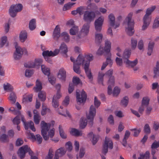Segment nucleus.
I'll return each instance as SVG.
<instances>
[{
	"label": "nucleus",
	"instance_id": "nucleus-32",
	"mask_svg": "<svg viewBox=\"0 0 159 159\" xmlns=\"http://www.w3.org/2000/svg\"><path fill=\"white\" fill-rule=\"evenodd\" d=\"M154 43L153 42H150L148 44V52L147 54L148 56H150L152 53Z\"/></svg>",
	"mask_w": 159,
	"mask_h": 159
},
{
	"label": "nucleus",
	"instance_id": "nucleus-13",
	"mask_svg": "<svg viewBox=\"0 0 159 159\" xmlns=\"http://www.w3.org/2000/svg\"><path fill=\"white\" fill-rule=\"evenodd\" d=\"M79 90H76V97L77 102L79 103H84L87 99V94L83 90L82 91L80 95L79 94Z\"/></svg>",
	"mask_w": 159,
	"mask_h": 159
},
{
	"label": "nucleus",
	"instance_id": "nucleus-23",
	"mask_svg": "<svg viewBox=\"0 0 159 159\" xmlns=\"http://www.w3.org/2000/svg\"><path fill=\"white\" fill-rule=\"evenodd\" d=\"M111 47V43L108 40L105 41L104 50L105 52L108 53L109 56L111 57V54L110 53V49Z\"/></svg>",
	"mask_w": 159,
	"mask_h": 159
},
{
	"label": "nucleus",
	"instance_id": "nucleus-38",
	"mask_svg": "<svg viewBox=\"0 0 159 159\" xmlns=\"http://www.w3.org/2000/svg\"><path fill=\"white\" fill-rule=\"evenodd\" d=\"M60 50L62 53L66 55V53L67 52L68 50L67 47L65 43H61L60 47Z\"/></svg>",
	"mask_w": 159,
	"mask_h": 159
},
{
	"label": "nucleus",
	"instance_id": "nucleus-64",
	"mask_svg": "<svg viewBox=\"0 0 159 159\" xmlns=\"http://www.w3.org/2000/svg\"><path fill=\"white\" fill-rule=\"evenodd\" d=\"M159 147V141L157 142L156 141L152 144L151 146L152 148H158Z\"/></svg>",
	"mask_w": 159,
	"mask_h": 159
},
{
	"label": "nucleus",
	"instance_id": "nucleus-45",
	"mask_svg": "<svg viewBox=\"0 0 159 159\" xmlns=\"http://www.w3.org/2000/svg\"><path fill=\"white\" fill-rule=\"evenodd\" d=\"M154 78H155L157 76H159V62H157L156 67L155 68L154 70Z\"/></svg>",
	"mask_w": 159,
	"mask_h": 159
},
{
	"label": "nucleus",
	"instance_id": "nucleus-57",
	"mask_svg": "<svg viewBox=\"0 0 159 159\" xmlns=\"http://www.w3.org/2000/svg\"><path fill=\"white\" fill-rule=\"evenodd\" d=\"M48 80L49 82L52 85H53L55 84V83L56 79L55 77L54 76H48Z\"/></svg>",
	"mask_w": 159,
	"mask_h": 159
},
{
	"label": "nucleus",
	"instance_id": "nucleus-33",
	"mask_svg": "<svg viewBox=\"0 0 159 159\" xmlns=\"http://www.w3.org/2000/svg\"><path fill=\"white\" fill-rule=\"evenodd\" d=\"M41 70L43 73L45 75L48 76L50 74V70L49 68L46 67L44 65L41 66Z\"/></svg>",
	"mask_w": 159,
	"mask_h": 159
},
{
	"label": "nucleus",
	"instance_id": "nucleus-25",
	"mask_svg": "<svg viewBox=\"0 0 159 159\" xmlns=\"http://www.w3.org/2000/svg\"><path fill=\"white\" fill-rule=\"evenodd\" d=\"M34 120L35 124L37 125L39 123L40 120V116L36 110H34Z\"/></svg>",
	"mask_w": 159,
	"mask_h": 159
},
{
	"label": "nucleus",
	"instance_id": "nucleus-58",
	"mask_svg": "<svg viewBox=\"0 0 159 159\" xmlns=\"http://www.w3.org/2000/svg\"><path fill=\"white\" fill-rule=\"evenodd\" d=\"M80 79L78 77H74L73 78L72 81L74 85L79 84L80 82Z\"/></svg>",
	"mask_w": 159,
	"mask_h": 159
},
{
	"label": "nucleus",
	"instance_id": "nucleus-35",
	"mask_svg": "<svg viewBox=\"0 0 159 159\" xmlns=\"http://www.w3.org/2000/svg\"><path fill=\"white\" fill-rule=\"evenodd\" d=\"M87 8L88 10L93 11H95L96 13V10L98 9V7L95 3H90L88 5Z\"/></svg>",
	"mask_w": 159,
	"mask_h": 159
},
{
	"label": "nucleus",
	"instance_id": "nucleus-10",
	"mask_svg": "<svg viewBox=\"0 0 159 159\" xmlns=\"http://www.w3.org/2000/svg\"><path fill=\"white\" fill-rule=\"evenodd\" d=\"M96 17V12L93 11H86L84 14L83 19L89 23L94 20Z\"/></svg>",
	"mask_w": 159,
	"mask_h": 159
},
{
	"label": "nucleus",
	"instance_id": "nucleus-27",
	"mask_svg": "<svg viewBox=\"0 0 159 159\" xmlns=\"http://www.w3.org/2000/svg\"><path fill=\"white\" fill-rule=\"evenodd\" d=\"M27 38V33L25 30L21 31L19 35L20 40L21 42H24Z\"/></svg>",
	"mask_w": 159,
	"mask_h": 159
},
{
	"label": "nucleus",
	"instance_id": "nucleus-22",
	"mask_svg": "<svg viewBox=\"0 0 159 159\" xmlns=\"http://www.w3.org/2000/svg\"><path fill=\"white\" fill-rule=\"evenodd\" d=\"M124 62L125 63L127 67H130L133 68L138 63V60L137 59L133 61H130L129 59L124 61Z\"/></svg>",
	"mask_w": 159,
	"mask_h": 159
},
{
	"label": "nucleus",
	"instance_id": "nucleus-55",
	"mask_svg": "<svg viewBox=\"0 0 159 159\" xmlns=\"http://www.w3.org/2000/svg\"><path fill=\"white\" fill-rule=\"evenodd\" d=\"M52 104L53 107L55 108L59 106L58 102L57 100L56 99V97L55 96H54L53 98Z\"/></svg>",
	"mask_w": 159,
	"mask_h": 159
},
{
	"label": "nucleus",
	"instance_id": "nucleus-28",
	"mask_svg": "<svg viewBox=\"0 0 159 159\" xmlns=\"http://www.w3.org/2000/svg\"><path fill=\"white\" fill-rule=\"evenodd\" d=\"M108 64L110 66H111L112 64V61L111 59V57L110 56L107 57L106 59V62L103 63L101 68V70H103L106 67L107 65Z\"/></svg>",
	"mask_w": 159,
	"mask_h": 159
},
{
	"label": "nucleus",
	"instance_id": "nucleus-14",
	"mask_svg": "<svg viewBox=\"0 0 159 159\" xmlns=\"http://www.w3.org/2000/svg\"><path fill=\"white\" fill-rule=\"evenodd\" d=\"M43 60L42 59H36L34 62H30L27 63H25L24 66L26 68H34L36 66H40Z\"/></svg>",
	"mask_w": 159,
	"mask_h": 159
},
{
	"label": "nucleus",
	"instance_id": "nucleus-19",
	"mask_svg": "<svg viewBox=\"0 0 159 159\" xmlns=\"http://www.w3.org/2000/svg\"><path fill=\"white\" fill-rule=\"evenodd\" d=\"M114 76H111L108 81L107 93L109 95L112 93V87L114 86Z\"/></svg>",
	"mask_w": 159,
	"mask_h": 159
},
{
	"label": "nucleus",
	"instance_id": "nucleus-29",
	"mask_svg": "<svg viewBox=\"0 0 159 159\" xmlns=\"http://www.w3.org/2000/svg\"><path fill=\"white\" fill-rule=\"evenodd\" d=\"M36 20L35 19L31 20L29 22V27L31 30H33L36 27Z\"/></svg>",
	"mask_w": 159,
	"mask_h": 159
},
{
	"label": "nucleus",
	"instance_id": "nucleus-50",
	"mask_svg": "<svg viewBox=\"0 0 159 159\" xmlns=\"http://www.w3.org/2000/svg\"><path fill=\"white\" fill-rule=\"evenodd\" d=\"M137 44V41L136 39L132 38L131 41V48L134 49L136 47Z\"/></svg>",
	"mask_w": 159,
	"mask_h": 159
},
{
	"label": "nucleus",
	"instance_id": "nucleus-52",
	"mask_svg": "<svg viewBox=\"0 0 159 159\" xmlns=\"http://www.w3.org/2000/svg\"><path fill=\"white\" fill-rule=\"evenodd\" d=\"M120 92V89L119 88L116 87L114 89L113 95L114 96H116L119 94Z\"/></svg>",
	"mask_w": 159,
	"mask_h": 159
},
{
	"label": "nucleus",
	"instance_id": "nucleus-8",
	"mask_svg": "<svg viewBox=\"0 0 159 159\" xmlns=\"http://www.w3.org/2000/svg\"><path fill=\"white\" fill-rule=\"evenodd\" d=\"M14 44L16 51L14 54V58L16 60H18L21 58L24 52L27 54V51L25 48H22L19 46L17 42L15 43Z\"/></svg>",
	"mask_w": 159,
	"mask_h": 159
},
{
	"label": "nucleus",
	"instance_id": "nucleus-34",
	"mask_svg": "<svg viewBox=\"0 0 159 159\" xmlns=\"http://www.w3.org/2000/svg\"><path fill=\"white\" fill-rule=\"evenodd\" d=\"M3 88L4 90L7 92H12L13 90V86L8 83L4 84Z\"/></svg>",
	"mask_w": 159,
	"mask_h": 159
},
{
	"label": "nucleus",
	"instance_id": "nucleus-9",
	"mask_svg": "<svg viewBox=\"0 0 159 159\" xmlns=\"http://www.w3.org/2000/svg\"><path fill=\"white\" fill-rule=\"evenodd\" d=\"M22 8V5L20 4L11 5L9 9L10 15L12 17H15L17 13L21 11Z\"/></svg>",
	"mask_w": 159,
	"mask_h": 159
},
{
	"label": "nucleus",
	"instance_id": "nucleus-3",
	"mask_svg": "<svg viewBox=\"0 0 159 159\" xmlns=\"http://www.w3.org/2000/svg\"><path fill=\"white\" fill-rule=\"evenodd\" d=\"M20 119L24 124L25 128L26 130H28L30 128L33 131H35V128L34 127L33 122L30 121L27 123L26 122L24 116L21 114L16 116L13 119L12 121L13 123L15 125H19L20 123Z\"/></svg>",
	"mask_w": 159,
	"mask_h": 159
},
{
	"label": "nucleus",
	"instance_id": "nucleus-21",
	"mask_svg": "<svg viewBox=\"0 0 159 159\" xmlns=\"http://www.w3.org/2000/svg\"><path fill=\"white\" fill-rule=\"evenodd\" d=\"M42 54L46 61L48 62L52 63V60L49 58L48 57H53L52 55V51H49L48 50H46L43 51Z\"/></svg>",
	"mask_w": 159,
	"mask_h": 159
},
{
	"label": "nucleus",
	"instance_id": "nucleus-49",
	"mask_svg": "<svg viewBox=\"0 0 159 159\" xmlns=\"http://www.w3.org/2000/svg\"><path fill=\"white\" fill-rule=\"evenodd\" d=\"M128 102V98L127 96H125L124 97L123 99L121 100V105L125 107H126L127 105Z\"/></svg>",
	"mask_w": 159,
	"mask_h": 159
},
{
	"label": "nucleus",
	"instance_id": "nucleus-4",
	"mask_svg": "<svg viewBox=\"0 0 159 159\" xmlns=\"http://www.w3.org/2000/svg\"><path fill=\"white\" fill-rule=\"evenodd\" d=\"M133 13L130 12L128 14L125 19V24H126L125 27V31L127 34L129 36H132L134 33V22L132 19Z\"/></svg>",
	"mask_w": 159,
	"mask_h": 159
},
{
	"label": "nucleus",
	"instance_id": "nucleus-7",
	"mask_svg": "<svg viewBox=\"0 0 159 159\" xmlns=\"http://www.w3.org/2000/svg\"><path fill=\"white\" fill-rule=\"evenodd\" d=\"M93 57L91 54L85 55V58L87 59L84 66L86 75L89 79L92 80L93 78L90 70L89 69L90 62L93 59Z\"/></svg>",
	"mask_w": 159,
	"mask_h": 159
},
{
	"label": "nucleus",
	"instance_id": "nucleus-18",
	"mask_svg": "<svg viewBox=\"0 0 159 159\" xmlns=\"http://www.w3.org/2000/svg\"><path fill=\"white\" fill-rule=\"evenodd\" d=\"M66 150L64 148H60L55 152L54 159H59V157H61L65 154Z\"/></svg>",
	"mask_w": 159,
	"mask_h": 159
},
{
	"label": "nucleus",
	"instance_id": "nucleus-15",
	"mask_svg": "<svg viewBox=\"0 0 159 159\" xmlns=\"http://www.w3.org/2000/svg\"><path fill=\"white\" fill-rule=\"evenodd\" d=\"M108 18L109 19V24L111 26L113 27L114 29L118 27L120 23L119 22L116 21L115 23V18L114 15L111 13L108 16Z\"/></svg>",
	"mask_w": 159,
	"mask_h": 159
},
{
	"label": "nucleus",
	"instance_id": "nucleus-36",
	"mask_svg": "<svg viewBox=\"0 0 159 159\" xmlns=\"http://www.w3.org/2000/svg\"><path fill=\"white\" fill-rule=\"evenodd\" d=\"M70 133L76 136H81L82 135V133L81 131L79 130L75 129H72Z\"/></svg>",
	"mask_w": 159,
	"mask_h": 159
},
{
	"label": "nucleus",
	"instance_id": "nucleus-62",
	"mask_svg": "<svg viewBox=\"0 0 159 159\" xmlns=\"http://www.w3.org/2000/svg\"><path fill=\"white\" fill-rule=\"evenodd\" d=\"M116 61L118 66H121L122 65L123 61L122 58L117 57L116 59Z\"/></svg>",
	"mask_w": 159,
	"mask_h": 159
},
{
	"label": "nucleus",
	"instance_id": "nucleus-41",
	"mask_svg": "<svg viewBox=\"0 0 159 159\" xmlns=\"http://www.w3.org/2000/svg\"><path fill=\"white\" fill-rule=\"evenodd\" d=\"M60 37H61L66 42H68L70 40L69 36L68 34L66 32L62 33Z\"/></svg>",
	"mask_w": 159,
	"mask_h": 159
},
{
	"label": "nucleus",
	"instance_id": "nucleus-1",
	"mask_svg": "<svg viewBox=\"0 0 159 159\" xmlns=\"http://www.w3.org/2000/svg\"><path fill=\"white\" fill-rule=\"evenodd\" d=\"M96 114V110L95 108L93 105L90 107L89 112L86 114V117L88 120V124L90 127H92L93 125L94 117L95 116ZM88 121L84 117H82L80 120V127L82 129H84L87 125Z\"/></svg>",
	"mask_w": 159,
	"mask_h": 159
},
{
	"label": "nucleus",
	"instance_id": "nucleus-61",
	"mask_svg": "<svg viewBox=\"0 0 159 159\" xmlns=\"http://www.w3.org/2000/svg\"><path fill=\"white\" fill-rule=\"evenodd\" d=\"M130 130L133 131H134V136L135 137H137V136L140 133V132L141 131V129H130Z\"/></svg>",
	"mask_w": 159,
	"mask_h": 159
},
{
	"label": "nucleus",
	"instance_id": "nucleus-5",
	"mask_svg": "<svg viewBox=\"0 0 159 159\" xmlns=\"http://www.w3.org/2000/svg\"><path fill=\"white\" fill-rule=\"evenodd\" d=\"M27 152H29V154L31 157L30 159H38L36 156H33V152L27 145L23 146L20 148L18 150V154L20 158L22 159L24 158L26 153Z\"/></svg>",
	"mask_w": 159,
	"mask_h": 159
},
{
	"label": "nucleus",
	"instance_id": "nucleus-48",
	"mask_svg": "<svg viewBox=\"0 0 159 159\" xmlns=\"http://www.w3.org/2000/svg\"><path fill=\"white\" fill-rule=\"evenodd\" d=\"M75 4L74 2H70L64 5L63 10V11H66L69 9L72 6Z\"/></svg>",
	"mask_w": 159,
	"mask_h": 159
},
{
	"label": "nucleus",
	"instance_id": "nucleus-2",
	"mask_svg": "<svg viewBox=\"0 0 159 159\" xmlns=\"http://www.w3.org/2000/svg\"><path fill=\"white\" fill-rule=\"evenodd\" d=\"M40 126L41 134L45 140H48L49 137L52 138L53 137L55 134V129L52 128L48 131L51 126L50 123H46L44 121H42L41 122Z\"/></svg>",
	"mask_w": 159,
	"mask_h": 159
},
{
	"label": "nucleus",
	"instance_id": "nucleus-26",
	"mask_svg": "<svg viewBox=\"0 0 159 159\" xmlns=\"http://www.w3.org/2000/svg\"><path fill=\"white\" fill-rule=\"evenodd\" d=\"M88 136L89 138L93 137L91 142L93 145H95L98 142L99 137L98 135H94L92 132H90L88 135Z\"/></svg>",
	"mask_w": 159,
	"mask_h": 159
},
{
	"label": "nucleus",
	"instance_id": "nucleus-51",
	"mask_svg": "<svg viewBox=\"0 0 159 159\" xmlns=\"http://www.w3.org/2000/svg\"><path fill=\"white\" fill-rule=\"evenodd\" d=\"M53 151V150L52 148H50L48 156L46 157L45 159H52L53 156V155L52 154Z\"/></svg>",
	"mask_w": 159,
	"mask_h": 159
},
{
	"label": "nucleus",
	"instance_id": "nucleus-39",
	"mask_svg": "<svg viewBox=\"0 0 159 159\" xmlns=\"http://www.w3.org/2000/svg\"><path fill=\"white\" fill-rule=\"evenodd\" d=\"M42 88L41 83L39 80H37L36 82V87L34 88L35 92H37L40 91Z\"/></svg>",
	"mask_w": 159,
	"mask_h": 159
},
{
	"label": "nucleus",
	"instance_id": "nucleus-47",
	"mask_svg": "<svg viewBox=\"0 0 159 159\" xmlns=\"http://www.w3.org/2000/svg\"><path fill=\"white\" fill-rule=\"evenodd\" d=\"M7 38L6 36L2 37L1 39V43L0 45L1 47H2L4 45L6 44V46L8 45V43H7Z\"/></svg>",
	"mask_w": 159,
	"mask_h": 159
},
{
	"label": "nucleus",
	"instance_id": "nucleus-12",
	"mask_svg": "<svg viewBox=\"0 0 159 159\" xmlns=\"http://www.w3.org/2000/svg\"><path fill=\"white\" fill-rule=\"evenodd\" d=\"M104 20V17L101 16L96 19L94 22V27L96 31L100 32L102 30Z\"/></svg>",
	"mask_w": 159,
	"mask_h": 159
},
{
	"label": "nucleus",
	"instance_id": "nucleus-24",
	"mask_svg": "<svg viewBox=\"0 0 159 159\" xmlns=\"http://www.w3.org/2000/svg\"><path fill=\"white\" fill-rule=\"evenodd\" d=\"M89 23H86L83 25L81 30V33L84 35H87L89 33Z\"/></svg>",
	"mask_w": 159,
	"mask_h": 159
},
{
	"label": "nucleus",
	"instance_id": "nucleus-54",
	"mask_svg": "<svg viewBox=\"0 0 159 159\" xmlns=\"http://www.w3.org/2000/svg\"><path fill=\"white\" fill-rule=\"evenodd\" d=\"M159 26V17L157 16L156 18L153 25V27L156 28Z\"/></svg>",
	"mask_w": 159,
	"mask_h": 159
},
{
	"label": "nucleus",
	"instance_id": "nucleus-56",
	"mask_svg": "<svg viewBox=\"0 0 159 159\" xmlns=\"http://www.w3.org/2000/svg\"><path fill=\"white\" fill-rule=\"evenodd\" d=\"M138 47L140 50H143L144 43L142 40H140L139 41Z\"/></svg>",
	"mask_w": 159,
	"mask_h": 159
},
{
	"label": "nucleus",
	"instance_id": "nucleus-44",
	"mask_svg": "<svg viewBox=\"0 0 159 159\" xmlns=\"http://www.w3.org/2000/svg\"><path fill=\"white\" fill-rule=\"evenodd\" d=\"M105 75V74L102 72H99L98 77V83L100 84H101L103 85V77Z\"/></svg>",
	"mask_w": 159,
	"mask_h": 159
},
{
	"label": "nucleus",
	"instance_id": "nucleus-42",
	"mask_svg": "<svg viewBox=\"0 0 159 159\" xmlns=\"http://www.w3.org/2000/svg\"><path fill=\"white\" fill-rule=\"evenodd\" d=\"M79 31L78 27L77 26H74L71 28L70 31V33L71 35H75L78 33Z\"/></svg>",
	"mask_w": 159,
	"mask_h": 159
},
{
	"label": "nucleus",
	"instance_id": "nucleus-43",
	"mask_svg": "<svg viewBox=\"0 0 159 159\" xmlns=\"http://www.w3.org/2000/svg\"><path fill=\"white\" fill-rule=\"evenodd\" d=\"M156 8L155 6H153L150 7L148 8L146 11L145 15L150 16L152 13L155 10Z\"/></svg>",
	"mask_w": 159,
	"mask_h": 159
},
{
	"label": "nucleus",
	"instance_id": "nucleus-11",
	"mask_svg": "<svg viewBox=\"0 0 159 159\" xmlns=\"http://www.w3.org/2000/svg\"><path fill=\"white\" fill-rule=\"evenodd\" d=\"M108 148L111 149L113 148V143L111 140L106 137L103 146L102 153L104 155H106L108 152Z\"/></svg>",
	"mask_w": 159,
	"mask_h": 159
},
{
	"label": "nucleus",
	"instance_id": "nucleus-16",
	"mask_svg": "<svg viewBox=\"0 0 159 159\" xmlns=\"http://www.w3.org/2000/svg\"><path fill=\"white\" fill-rule=\"evenodd\" d=\"M27 136L31 139L34 140H37L38 143L40 144L41 143L42 141V138L40 134H38L36 135V138L34 135L33 133H32L30 131L27 130L26 132Z\"/></svg>",
	"mask_w": 159,
	"mask_h": 159
},
{
	"label": "nucleus",
	"instance_id": "nucleus-59",
	"mask_svg": "<svg viewBox=\"0 0 159 159\" xmlns=\"http://www.w3.org/2000/svg\"><path fill=\"white\" fill-rule=\"evenodd\" d=\"M66 146L67 150L70 151L72 149V146L71 143L69 141L67 142L66 144Z\"/></svg>",
	"mask_w": 159,
	"mask_h": 159
},
{
	"label": "nucleus",
	"instance_id": "nucleus-53",
	"mask_svg": "<svg viewBox=\"0 0 159 159\" xmlns=\"http://www.w3.org/2000/svg\"><path fill=\"white\" fill-rule=\"evenodd\" d=\"M151 17L150 16L145 15L143 18V22L150 24Z\"/></svg>",
	"mask_w": 159,
	"mask_h": 159
},
{
	"label": "nucleus",
	"instance_id": "nucleus-17",
	"mask_svg": "<svg viewBox=\"0 0 159 159\" xmlns=\"http://www.w3.org/2000/svg\"><path fill=\"white\" fill-rule=\"evenodd\" d=\"M61 36L60 28L59 25H57L55 28L52 34V37L54 40H58Z\"/></svg>",
	"mask_w": 159,
	"mask_h": 159
},
{
	"label": "nucleus",
	"instance_id": "nucleus-63",
	"mask_svg": "<svg viewBox=\"0 0 159 159\" xmlns=\"http://www.w3.org/2000/svg\"><path fill=\"white\" fill-rule=\"evenodd\" d=\"M140 156H142V157L145 158V159H149L150 157V152L149 151H147L145 154H140Z\"/></svg>",
	"mask_w": 159,
	"mask_h": 159
},
{
	"label": "nucleus",
	"instance_id": "nucleus-40",
	"mask_svg": "<svg viewBox=\"0 0 159 159\" xmlns=\"http://www.w3.org/2000/svg\"><path fill=\"white\" fill-rule=\"evenodd\" d=\"M46 93L43 91H40L38 94V97L42 101H44L46 99Z\"/></svg>",
	"mask_w": 159,
	"mask_h": 159
},
{
	"label": "nucleus",
	"instance_id": "nucleus-30",
	"mask_svg": "<svg viewBox=\"0 0 159 159\" xmlns=\"http://www.w3.org/2000/svg\"><path fill=\"white\" fill-rule=\"evenodd\" d=\"M131 50L126 49L125 50L123 54L122 57L124 60L128 59L131 54Z\"/></svg>",
	"mask_w": 159,
	"mask_h": 159
},
{
	"label": "nucleus",
	"instance_id": "nucleus-20",
	"mask_svg": "<svg viewBox=\"0 0 159 159\" xmlns=\"http://www.w3.org/2000/svg\"><path fill=\"white\" fill-rule=\"evenodd\" d=\"M66 71L63 69H61L57 74V77L61 81L64 82L66 80Z\"/></svg>",
	"mask_w": 159,
	"mask_h": 159
},
{
	"label": "nucleus",
	"instance_id": "nucleus-31",
	"mask_svg": "<svg viewBox=\"0 0 159 159\" xmlns=\"http://www.w3.org/2000/svg\"><path fill=\"white\" fill-rule=\"evenodd\" d=\"M96 31L95 35V40L96 43H99L102 41V35L101 33H98Z\"/></svg>",
	"mask_w": 159,
	"mask_h": 159
},
{
	"label": "nucleus",
	"instance_id": "nucleus-6",
	"mask_svg": "<svg viewBox=\"0 0 159 159\" xmlns=\"http://www.w3.org/2000/svg\"><path fill=\"white\" fill-rule=\"evenodd\" d=\"M87 59L85 58V55L84 56L82 54H80L76 59V63L73 64V70L74 71L78 74L80 73V66L81 64L84 66Z\"/></svg>",
	"mask_w": 159,
	"mask_h": 159
},
{
	"label": "nucleus",
	"instance_id": "nucleus-46",
	"mask_svg": "<svg viewBox=\"0 0 159 159\" xmlns=\"http://www.w3.org/2000/svg\"><path fill=\"white\" fill-rule=\"evenodd\" d=\"M150 99L149 97H143L142 101L141 104L147 106L149 104Z\"/></svg>",
	"mask_w": 159,
	"mask_h": 159
},
{
	"label": "nucleus",
	"instance_id": "nucleus-37",
	"mask_svg": "<svg viewBox=\"0 0 159 159\" xmlns=\"http://www.w3.org/2000/svg\"><path fill=\"white\" fill-rule=\"evenodd\" d=\"M16 97L15 93L14 92H11L10 94L9 99L12 104L15 103Z\"/></svg>",
	"mask_w": 159,
	"mask_h": 159
},
{
	"label": "nucleus",
	"instance_id": "nucleus-60",
	"mask_svg": "<svg viewBox=\"0 0 159 159\" xmlns=\"http://www.w3.org/2000/svg\"><path fill=\"white\" fill-rule=\"evenodd\" d=\"M33 74V72L31 70L27 69L25 70V76L28 77H30Z\"/></svg>",
	"mask_w": 159,
	"mask_h": 159
}]
</instances>
